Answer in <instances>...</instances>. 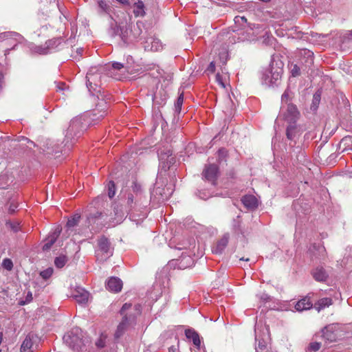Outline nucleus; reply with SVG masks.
<instances>
[{
	"instance_id": "nucleus-27",
	"label": "nucleus",
	"mask_w": 352,
	"mask_h": 352,
	"mask_svg": "<svg viewBox=\"0 0 352 352\" xmlns=\"http://www.w3.org/2000/svg\"><path fill=\"white\" fill-rule=\"evenodd\" d=\"M270 73H272V71H270V68H268L265 69L263 74V82L265 85L267 86H272V79Z\"/></svg>"
},
{
	"instance_id": "nucleus-1",
	"label": "nucleus",
	"mask_w": 352,
	"mask_h": 352,
	"mask_svg": "<svg viewBox=\"0 0 352 352\" xmlns=\"http://www.w3.org/2000/svg\"><path fill=\"white\" fill-rule=\"evenodd\" d=\"M65 343L74 351H81L85 349L86 344L89 342L87 337H83L78 330L68 332L63 336Z\"/></svg>"
},
{
	"instance_id": "nucleus-42",
	"label": "nucleus",
	"mask_w": 352,
	"mask_h": 352,
	"mask_svg": "<svg viewBox=\"0 0 352 352\" xmlns=\"http://www.w3.org/2000/svg\"><path fill=\"white\" fill-rule=\"evenodd\" d=\"M160 41L155 38V52L162 51L165 49L166 44H163L162 42L159 44Z\"/></svg>"
},
{
	"instance_id": "nucleus-40",
	"label": "nucleus",
	"mask_w": 352,
	"mask_h": 352,
	"mask_svg": "<svg viewBox=\"0 0 352 352\" xmlns=\"http://www.w3.org/2000/svg\"><path fill=\"white\" fill-rule=\"evenodd\" d=\"M291 74L293 77H296L300 75V69L297 65H294L291 69Z\"/></svg>"
},
{
	"instance_id": "nucleus-57",
	"label": "nucleus",
	"mask_w": 352,
	"mask_h": 352,
	"mask_svg": "<svg viewBox=\"0 0 352 352\" xmlns=\"http://www.w3.org/2000/svg\"><path fill=\"white\" fill-rule=\"evenodd\" d=\"M87 87L89 89V91L91 92V89H94V86H92V83L91 82H89V80H88V83H87Z\"/></svg>"
},
{
	"instance_id": "nucleus-62",
	"label": "nucleus",
	"mask_w": 352,
	"mask_h": 352,
	"mask_svg": "<svg viewBox=\"0 0 352 352\" xmlns=\"http://www.w3.org/2000/svg\"><path fill=\"white\" fill-rule=\"evenodd\" d=\"M2 340H3V333H0V344H1Z\"/></svg>"
},
{
	"instance_id": "nucleus-36",
	"label": "nucleus",
	"mask_w": 352,
	"mask_h": 352,
	"mask_svg": "<svg viewBox=\"0 0 352 352\" xmlns=\"http://www.w3.org/2000/svg\"><path fill=\"white\" fill-rule=\"evenodd\" d=\"M116 194V186L115 184L113 181L109 182L108 184V195L109 198H112L114 197Z\"/></svg>"
},
{
	"instance_id": "nucleus-26",
	"label": "nucleus",
	"mask_w": 352,
	"mask_h": 352,
	"mask_svg": "<svg viewBox=\"0 0 352 352\" xmlns=\"http://www.w3.org/2000/svg\"><path fill=\"white\" fill-rule=\"evenodd\" d=\"M80 215L79 214H75L72 217H71L67 222V227L68 228H73L76 226L80 221Z\"/></svg>"
},
{
	"instance_id": "nucleus-48",
	"label": "nucleus",
	"mask_w": 352,
	"mask_h": 352,
	"mask_svg": "<svg viewBox=\"0 0 352 352\" xmlns=\"http://www.w3.org/2000/svg\"><path fill=\"white\" fill-rule=\"evenodd\" d=\"M305 54L307 56L308 61H309V63L311 64H312L313 63V53L310 51H307V52H305Z\"/></svg>"
},
{
	"instance_id": "nucleus-29",
	"label": "nucleus",
	"mask_w": 352,
	"mask_h": 352,
	"mask_svg": "<svg viewBox=\"0 0 352 352\" xmlns=\"http://www.w3.org/2000/svg\"><path fill=\"white\" fill-rule=\"evenodd\" d=\"M184 102V94L182 93L178 96L177 101L175 103V112L179 113Z\"/></svg>"
},
{
	"instance_id": "nucleus-33",
	"label": "nucleus",
	"mask_w": 352,
	"mask_h": 352,
	"mask_svg": "<svg viewBox=\"0 0 352 352\" xmlns=\"http://www.w3.org/2000/svg\"><path fill=\"white\" fill-rule=\"evenodd\" d=\"M32 300H33L32 293V292L28 291L27 293V295L25 296V299L19 300V305H25L28 304L30 302H32Z\"/></svg>"
},
{
	"instance_id": "nucleus-15",
	"label": "nucleus",
	"mask_w": 352,
	"mask_h": 352,
	"mask_svg": "<svg viewBox=\"0 0 352 352\" xmlns=\"http://www.w3.org/2000/svg\"><path fill=\"white\" fill-rule=\"evenodd\" d=\"M313 303L311 302L309 298L305 297L300 300L298 301L295 305V309L298 311H302L305 310H308L312 308Z\"/></svg>"
},
{
	"instance_id": "nucleus-52",
	"label": "nucleus",
	"mask_w": 352,
	"mask_h": 352,
	"mask_svg": "<svg viewBox=\"0 0 352 352\" xmlns=\"http://www.w3.org/2000/svg\"><path fill=\"white\" fill-rule=\"evenodd\" d=\"M240 20L242 21L246 22L247 19L245 16H236L235 17V22L239 23Z\"/></svg>"
},
{
	"instance_id": "nucleus-55",
	"label": "nucleus",
	"mask_w": 352,
	"mask_h": 352,
	"mask_svg": "<svg viewBox=\"0 0 352 352\" xmlns=\"http://www.w3.org/2000/svg\"><path fill=\"white\" fill-rule=\"evenodd\" d=\"M116 1L123 5H129V0H116Z\"/></svg>"
},
{
	"instance_id": "nucleus-21",
	"label": "nucleus",
	"mask_w": 352,
	"mask_h": 352,
	"mask_svg": "<svg viewBox=\"0 0 352 352\" xmlns=\"http://www.w3.org/2000/svg\"><path fill=\"white\" fill-rule=\"evenodd\" d=\"M133 13L135 17L144 16L145 14L144 4L142 1L138 0L133 6Z\"/></svg>"
},
{
	"instance_id": "nucleus-10",
	"label": "nucleus",
	"mask_w": 352,
	"mask_h": 352,
	"mask_svg": "<svg viewBox=\"0 0 352 352\" xmlns=\"http://www.w3.org/2000/svg\"><path fill=\"white\" fill-rule=\"evenodd\" d=\"M269 68L270 70L272 71V73H270L272 79V86L276 85L281 78L283 69L280 67H277L275 69L274 62H272Z\"/></svg>"
},
{
	"instance_id": "nucleus-22",
	"label": "nucleus",
	"mask_w": 352,
	"mask_h": 352,
	"mask_svg": "<svg viewBox=\"0 0 352 352\" xmlns=\"http://www.w3.org/2000/svg\"><path fill=\"white\" fill-rule=\"evenodd\" d=\"M111 243L109 240L104 237H101L98 241V246L100 250L104 253H109L110 250Z\"/></svg>"
},
{
	"instance_id": "nucleus-23",
	"label": "nucleus",
	"mask_w": 352,
	"mask_h": 352,
	"mask_svg": "<svg viewBox=\"0 0 352 352\" xmlns=\"http://www.w3.org/2000/svg\"><path fill=\"white\" fill-rule=\"evenodd\" d=\"M321 91L318 90L313 96L312 102L311 104V110L313 111H316L319 106L321 100Z\"/></svg>"
},
{
	"instance_id": "nucleus-17",
	"label": "nucleus",
	"mask_w": 352,
	"mask_h": 352,
	"mask_svg": "<svg viewBox=\"0 0 352 352\" xmlns=\"http://www.w3.org/2000/svg\"><path fill=\"white\" fill-rule=\"evenodd\" d=\"M300 133V129L296 123H290L286 129V135L287 139L294 140L296 137Z\"/></svg>"
},
{
	"instance_id": "nucleus-28",
	"label": "nucleus",
	"mask_w": 352,
	"mask_h": 352,
	"mask_svg": "<svg viewBox=\"0 0 352 352\" xmlns=\"http://www.w3.org/2000/svg\"><path fill=\"white\" fill-rule=\"evenodd\" d=\"M67 261V258L66 256L61 255L58 257H56L54 260V264L58 268H62L65 266Z\"/></svg>"
},
{
	"instance_id": "nucleus-2",
	"label": "nucleus",
	"mask_w": 352,
	"mask_h": 352,
	"mask_svg": "<svg viewBox=\"0 0 352 352\" xmlns=\"http://www.w3.org/2000/svg\"><path fill=\"white\" fill-rule=\"evenodd\" d=\"M157 76L155 78L159 79V82H161L162 80L163 81L162 84V91H160V101H157V103L160 105L163 106L166 101L168 98L167 91L164 90V88H166L168 85L170 83L173 78V73L170 72L168 68L162 69L157 65Z\"/></svg>"
},
{
	"instance_id": "nucleus-63",
	"label": "nucleus",
	"mask_w": 352,
	"mask_h": 352,
	"mask_svg": "<svg viewBox=\"0 0 352 352\" xmlns=\"http://www.w3.org/2000/svg\"><path fill=\"white\" fill-rule=\"evenodd\" d=\"M184 258H186L189 261H192V258L190 256H186Z\"/></svg>"
},
{
	"instance_id": "nucleus-53",
	"label": "nucleus",
	"mask_w": 352,
	"mask_h": 352,
	"mask_svg": "<svg viewBox=\"0 0 352 352\" xmlns=\"http://www.w3.org/2000/svg\"><path fill=\"white\" fill-rule=\"evenodd\" d=\"M17 208V206L13 204H11L10 207H9V212L10 213H13L14 212L16 208Z\"/></svg>"
},
{
	"instance_id": "nucleus-7",
	"label": "nucleus",
	"mask_w": 352,
	"mask_h": 352,
	"mask_svg": "<svg viewBox=\"0 0 352 352\" xmlns=\"http://www.w3.org/2000/svg\"><path fill=\"white\" fill-rule=\"evenodd\" d=\"M106 288L110 292L118 293L122 288V281L117 277H111L107 283Z\"/></svg>"
},
{
	"instance_id": "nucleus-20",
	"label": "nucleus",
	"mask_w": 352,
	"mask_h": 352,
	"mask_svg": "<svg viewBox=\"0 0 352 352\" xmlns=\"http://www.w3.org/2000/svg\"><path fill=\"white\" fill-rule=\"evenodd\" d=\"M33 341L30 336H27L21 346V352H33Z\"/></svg>"
},
{
	"instance_id": "nucleus-32",
	"label": "nucleus",
	"mask_w": 352,
	"mask_h": 352,
	"mask_svg": "<svg viewBox=\"0 0 352 352\" xmlns=\"http://www.w3.org/2000/svg\"><path fill=\"white\" fill-rule=\"evenodd\" d=\"M56 237H57V236H56L55 234H54L52 236H51L48 239L47 242L45 243L44 244V245L43 246V250H48L52 247V245L55 243V241L56 240Z\"/></svg>"
},
{
	"instance_id": "nucleus-47",
	"label": "nucleus",
	"mask_w": 352,
	"mask_h": 352,
	"mask_svg": "<svg viewBox=\"0 0 352 352\" xmlns=\"http://www.w3.org/2000/svg\"><path fill=\"white\" fill-rule=\"evenodd\" d=\"M289 98V94L288 90H286L282 95L281 99L283 102H287Z\"/></svg>"
},
{
	"instance_id": "nucleus-37",
	"label": "nucleus",
	"mask_w": 352,
	"mask_h": 352,
	"mask_svg": "<svg viewBox=\"0 0 352 352\" xmlns=\"http://www.w3.org/2000/svg\"><path fill=\"white\" fill-rule=\"evenodd\" d=\"M155 194L161 196V198H159L160 201H164L167 197L164 188H157L155 189Z\"/></svg>"
},
{
	"instance_id": "nucleus-31",
	"label": "nucleus",
	"mask_w": 352,
	"mask_h": 352,
	"mask_svg": "<svg viewBox=\"0 0 352 352\" xmlns=\"http://www.w3.org/2000/svg\"><path fill=\"white\" fill-rule=\"evenodd\" d=\"M174 162V157H170V160L168 161H164V162H160V167L161 168L160 173H162V170H164V172H166L167 170L169 169L170 164H173Z\"/></svg>"
},
{
	"instance_id": "nucleus-12",
	"label": "nucleus",
	"mask_w": 352,
	"mask_h": 352,
	"mask_svg": "<svg viewBox=\"0 0 352 352\" xmlns=\"http://www.w3.org/2000/svg\"><path fill=\"white\" fill-rule=\"evenodd\" d=\"M229 241V234H224L217 243L216 245L212 248V252L214 254H221Z\"/></svg>"
},
{
	"instance_id": "nucleus-24",
	"label": "nucleus",
	"mask_w": 352,
	"mask_h": 352,
	"mask_svg": "<svg viewBox=\"0 0 352 352\" xmlns=\"http://www.w3.org/2000/svg\"><path fill=\"white\" fill-rule=\"evenodd\" d=\"M310 250L313 252V256H315L316 258H321L325 255L326 250L323 246H316L314 245L312 249Z\"/></svg>"
},
{
	"instance_id": "nucleus-51",
	"label": "nucleus",
	"mask_w": 352,
	"mask_h": 352,
	"mask_svg": "<svg viewBox=\"0 0 352 352\" xmlns=\"http://www.w3.org/2000/svg\"><path fill=\"white\" fill-rule=\"evenodd\" d=\"M96 346L99 348H102L104 346V341L102 339V338H100L96 343Z\"/></svg>"
},
{
	"instance_id": "nucleus-41",
	"label": "nucleus",
	"mask_w": 352,
	"mask_h": 352,
	"mask_svg": "<svg viewBox=\"0 0 352 352\" xmlns=\"http://www.w3.org/2000/svg\"><path fill=\"white\" fill-rule=\"evenodd\" d=\"M320 346H321V344L320 342H315L310 343L309 348L310 350H311L313 351H317L320 349Z\"/></svg>"
},
{
	"instance_id": "nucleus-3",
	"label": "nucleus",
	"mask_w": 352,
	"mask_h": 352,
	"mask_svg": "<svg viewBox=\"0 0 352 352\" xmlns=\"http://www.w3.org/2000/svg\"><path fill=\"white\" fill-rule=\"evenodd\" d=\"M338 325L331 324L326 326L322 330V337L329 342H333L338 338Z\"/></svg>"
},
{
	"instance_id": "nucleus-45",
	"label": "nucleus",
	"mask_w": 352,
	"mask_h": 352,
	"mask_svg": "<svg viewBox=\"0 0 352 352\" xmlns=\"http://www.w3.org/2000/svg\"><path fill=\"white\" fill-rule=\"evenodd\" d=\"M227 151L225 148H220L218 151L219 158L223 160L226 155Z\"/></svg>"
},
{
	"instance_id": "nucleus-19",
	"label": "nucleus",
	"mask_w": 352,
	"mask_h": 352,
	"mask_svg": "<svg viewBox=\"0 0 352 352\" xmlns=\"http://www.w3.org/2000/svg\"><path fill=\"white\" fill-rule=\"evenodd\" d=\"M159 160L162 162L170 160L172 157V151L169 146H164L163 149H160L158 153Z\"/></svg>"
},
{
	"instance_id": "nucleus-18",
	"label": "nucleus",
	"mask_w": 352,
	"mask_h": 352,
	"mask_svg": "<svg viewBox=\"0 0 352 352\" xmlns=\"http://www.w3.org/2000/svg\"><path fill=\"white\" fill-rule=\"evenodd\" d=\"M333 304V300L331 298H322L319 299L315 304L314 308L320 311V310L329 307Z\"/></svg>"
},
{
	"instance_id": "nucleus-16",
	"label": "nucleus",
	"mask_w": 352,
	"mask_h": 352,
	"mask_svg": "<svg viewBox=\"0 0 352 352\" xmlns=\"http://www.w3.org/2000/svg\"><path fill=\"white\" fill-rule=\"evenodd\" d=\"M185 335L188 339L191 340L192 341L194 345L197 349L200 348L201 341L197 331L191 329H186Z\"/></svg>"
},
{
	"instance_id": "nucleus-35",
	"label": "nucleus",
	"mask_w": 352,
	"mask_h": 352,
	"mask_svg": "<svg viewBox=\"0 0 352 352\" xmlns=\"http://www.w3.org/2000/svg\"><path fill=\"white\" fill-rule=\"evenodd\" d=\"M216 80L219 83V85L223 88H226V76L221 75L220 74H217L216 75Z\"/></svg>"
},
{
	"instance_id": "nucleus-6",
	"label": "nucleus",
	"mask_w": 352,
	"mask_h": 352,
	"mask_svg": "<svg viewBox=\"0 0 352 352\" xmlns=\"http://www.w3.org/2000/svg\"><path fill=\"white\" fill-rule=\"evenodd\" d=\"M14 35L17 38H8L4 39L3 41H2L1 42L0 46L6 48L5 49V54L8 53V52L10 50L15 49V47L17 45L16 41L18 39L19 40V42H21V41L23 39V38L19 34H15Z\"/></svg>"
},
{
	"instance_id": "nucleus-60",
	"label": "nucleus",
	"mask_w": 352,
	"mask_h": 352,
	"mask_svg": "<svg viewBox=\"0 0 352 352\" xmlns=\"http://www.w3.org/2000/svg\"><path fill=\"white\" fill-rule=\"evenodd\" d=\"M82 49L80 48V49H77V52L81 55L82 54Z\"/></svg>"
},
{
	"instance_id": "nucleus-13",
	"label": "nucleus",
	"mask_w": 352,
	"mask_h": 352,
	"mask_svg": "<svg viewBox=\"0 0 352 352\" xmlns=\"http://www.w3.org/2000/svg\"><path fill=\"white\" fill-rule=\"evenodd\" d=\"M124 67L127 73L129 74H136L140 69V65L135 63L133 57L131 56H127Z\"/></svg>"
},
{
	"instance_id": "nucleus-50",
	"label": "nucleus",
	"mask_w": 352,
	"mask_h": 352,
	"mask_svg": "<svg viewBox=\"0 0 352 352\" xmlns=\"http://www.w3.org/2000/svg\"><path fill=\"white\" fill-rule=\"evenodd\" d=\"M207 70L208 72H212V73L214 72V71H215V64H214V62H211L210 63V65L208 67Z\"/></svg>"
},
{
	"instance_id": "nucleus-39",
	"label": "nucleus",
	"mask_w": 352,
	"mask_h": 352,
	"mask_svg": "<svg viewBox=\"0 0 352 352\" xmlns=\"http://www.w3.org/2000/svg\"><path fill=\"white\" fill-rule=\"evenodd\" d=\"M6 226L14 232L19 230V223L17 222L8 221L6 222Z\"/></svg>"
},
{
	"instance_id": "nucleus-11",
	"label": "nucleus",
	"mask_w": 352,
	"mask_h": 352,
	"mask_svg": "<svg viewBox=\"0 0 352 352\" xmlns=\"http://www.w3.org/2000/svg\"><path fill=\"white\" fill-rule=\"evenodd\" d=\"M89 296V292L82 288H77L73 294V298L80 304L87 303Z\"/></svg>"
},
{
	"instance_id": "nucleus-4",
	"label": "nucleus",
	"mask_w": 352,
	"mask_h": 352,
	"mask_svg": "<svg viewBox=\"0 0 352 352\" xmlns=\"http://www.w3.org/2000/svg\"><path fill=\"white\" fill-rule=\"evenodd\" d=\"M219 175V167L214 164H211L205 166L203 171V176L206 180L211 182L213 184H215Z\"/></svg>"
},
{
	"instance_id": "nucleus-43",
	"label": "nucleus",
	"mask_w": 352,
	"mask_h": 352,
	"mask_svg": "<svg viewBox=\"0 0 352 352\" xmlns=\"http://www.w3.org/2000/svg\"><path fill=\"white\" fill-rule=\"evenodd\" d=\"M131 304H128V303L124 304L120 310L121 315H122L123 316H126V314H125V311L127 309H129V308H131Z\"/></svg>"
},
{
	"instance_id": "nucleus-30",
	"label": "nucleus",
	"mask_w": 352,
	"mask_h": 352,
	"mask_svg": "<svg viewBox=\"0 0 352 352\" xmlns=\"http://www.w3.org/2000/svg\"><path fill=\"white\" fill-rule=\"evenodd\" d=\"M102 213L99 212H96L95 214H91L89 217H87V226H90L92 224L96 223L97 219L101 217Z\"/></svg>"
},
{
	"instance_id": "nucleus-59",
	"label": "nucleus",
	"mask_w": 352,
	"mask_h": 352,
	"mask_svg": "<svg viewBox=\"0 0 352 352\" xmlns=\"http://www.w3.org/2000/svg\"><path fill=\"white\" fill-rule=\"evenodd\" d=\"M222 56H223L226 57V56H227V53L224 52V53H223V54H220V58H221H221H223Z\"/></svg>"
},
{
	"instance_id": "nucleus-46",
	"label": "nucleus",
	"mask_w": 352,
	"mask_h": 352,
	"mask_svg": "<svg viewBox=\"0 0 352 352\" xmlns=\"http://www.w3.org/2000/svg\"><path fill=\"white\" fill-rule=\"evenodd\" d=\"M259 298L263 302H269L271 300V297L267 294H262Z\"/></svg>"
},
{
	"instance_id": "nucleus-38",
	"label": "nucleus",
	"mask_w": 352,
	"mask_h": 352,
	"mask_svg": "<svg viewBox=\"0 0 352 352\" xmlns=\"http://www.w3.org/2000/svg\"><path fill=\"white\" fill-rule=\"evenodd\" d=\"M2 266L7 270L10 271L13 268L12 261L10 258H5L3 260Z\"/></svg>"
},
{
	"instance_id": "nucleus-34",
	"label": "nucleus",
	"mask_w": 352,
	"mask_h": 352,
	"mask_svg": "<svg viewBox=\"0 0 352 352\" xmlns=\"http://www.w3.org/2000/svg\"><path fill=\"white\" fill-rule=\"evenodd\" d=\"M53 269L52 267H49L43 271H41L40 272L41 276L44 278L45 280L48 279L53 274Z\"/></svg>"
},
{
	"instance_id": "nucleus-61",
	"label": "nucleus",
	"mask_w": 352,
	"mask_h": 352,
	"mask_svg": "<svg viewBox=\"0 0 352 352\" xmlns=\"http://www.w3.org/2000/svg\"><path fill=\"white\" fill-rule=\"evenodd\" d=\"M167 292H168V290L164 287L163 289V291H162L161 294H166V293H167Z\"/></svg>"
},
{
	"instance_id": "nucleus-58",
	"label": "nucleus",
	"mask_w": 352,
	"mask_h": 352,
	"mask_svg": "<svg viewBox=\"0 0 352 352\" xmlns=\"http://www.w3.org/2000/svg\"><path fill=\"white\" fill-rule=\"evenodd\" d=\"M99 6H100V7L102 9H104V8H106V7H107L106 3H105L104 2H103V1H100V2L99 3Z\"/></svg>"
},
{
	"instance_id": "nucleus-49",
	"label": "nucleus",
	"mask_w": 352,
	"mask_h": 352,
	"mask_svg": "<svg viewBox=\"0 0 352 352\" xmlns=\"http://www.w3.org/2000/svg\"><path fill=\"white\" fill-rule=\"evenodd\" d=\"M168 352H180L179 350V342L177 346H171L168 348Z\"/></svg>"
},
{
	"instance_id": "nucleus-44",
	"label": "nucleus",
	"mask_w": 352,
	"mask_h": 352,
	"mask_svg": "<svg viewBox=\"0 0 352 352\" xmlns=\"http://www.w3.org/2000/svg\"><path fill=\"white\" fill-rule=\"evenodd\" d=\"M111 67L113 69H117V70H120L121 69H123V68L125 69V67L123 64L120 63H116V62L112 63Z\"/></svg>"
},
{
	"instance_id": "nucleus-56",
	"label": "nucleus",
	"mask_w": 352,
	"mask_h": 352,
	"mask_svg": "<svg viewBox=\"0 0 352 352\" xmlns=\"http://www.w3.org/2000/svg\"><path fill=\"white\" fill-rule=\"evenodd\" d=\"M144 50L145 51H152V49H153V45H151V46L149 45H144Z\"/></svg>"
},
{
	"instance_id": "nucleus-14",
	"label": "nucleus",
	"mask_w": 352,
	"mask_h": 352,
	"mask_svg": "<svg viewBox=\"0 0 352 352\" xmlns=\"http://www.w3.org/2000/svg\"><path fill=\"white\" fill-rule=\"evenodd\" d=\"M312 276L316 281L324 282L328 278V274L322 267H318L312 272Z\"/></svg>"
},
{
	"instance_id": "nucleus-54",
	"label": "nucleus",
	"mask_w": 352,
	"mask_h": 352,
	"mask_svg": "<svg viewBox=\"0 0 352 352\" xmlns=\"http://www.w3.org/2000/svg\"><path fill=\"white\" fill-rule=\"evenodd\" d=\"M65 86V84L63 83V82H60L59 83L56 87H57V91H62L64 89V87Z\"/></svg>"
},
{
	"instance_id": "nucleus-5",
	"label": "nucleus",
	"mask_w": 352,
	"mask_h": 352,
	"mask_svg": "<svg viewBox=\"0 0 352 352\" xmlns=\"http://www.w3.org/2000/svg\"><path fill=\"white\" fill-rule=\"evenodd\" d=\"M300 113L296 105L289 104L286 112L284 113L285 120L289 123H296L299 118Z\"/></svg>"
},
{
	"instance_id": "nucleus-25",
	"label": "nucleus",
	"mask_w": 352,
	"mask_h": 352,
	"mask_svg": "<svg viewBox=\"0 0 352 352\" xmlns=\"http://www.w3.org/2000/svg\"><path fill=\"white\" fill-rule=\"evenodd\" d=\"M258 343L256 346V352H271L268 347L267 344L263 339L257 340Z\"/></svg>"
},
{
	"instance_id": "nucleus-8",
	"label": "nucleus",
	"mask_w": 352,
	"mask_h": 352,
	"mask_svg": "<svg viewBox=\"0 0 352 352\" xmlns=\"http://www.w3.org/2000/svg\"><path fill=\"white\" fill-rule=\"evenodd\" d=\"M241 201L245 208L251 210H255L258 206L257 199L252 195L243 196Z\"/></svg>"
},
{
	"instance_id": "nucleus-64",
	"label": "nucleus",
	"mask_w": 352,
	"mask_h": 352,
	"mask_svg": "<svg viewBox=\"0 0 352 352\" xmlns=\"http://www.w3.org/2000/svg\"><path fill=\"white\" fill-rule=\"evenodd\" d=\"M160 118H162V120H164L163 117H162V112L160 111Z\"/></svg>"
},
{
	"instance_id": "nucleus-9",
	"label": "nucleus",
	"mask_w": 352,
	"mask_h": 352,
	"mask_svg": "<svg viewBox=\"0 0 352 352\" xmlns=\"http://www.w3.org/2000/svg\"><path fill=\"white\" fill-rule=\"evenodd\" d=\"M134 317L129 316H124L122 318L121 322L118 326L117 330L115 333L116 338H119L124 332L125 329L128 327L129 321L133 320Z\"/></svg>"
}]
</instances>
